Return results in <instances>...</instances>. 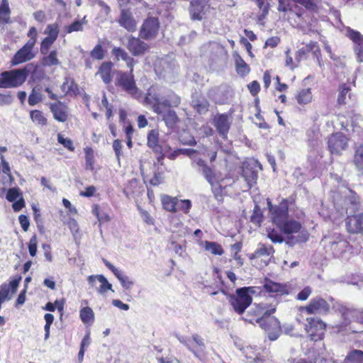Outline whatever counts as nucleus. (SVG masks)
<instances>
[{"mask_svg": "<svg viewBox=\"0 0 363 363\" xmlns=\"http://www.w3.org/2000/svg\"><path fill=\"white\" fill-rule=\"evenodd\" d=\"M275 311V308L267 310L266 304L264 303L256 306V315H262L256 319V322L264 330L270 340H276L281 333L279 320L275 317H270Z\"/></svg>", "mask_w": 363, "mask_h": 363, "instance_id": "nucleus-1", "label": "nucleus"}, {"mask_svg": "<svg viewBox=\"0 0 363 363\" xmlns=\"http://www.w3.org/2000/svg\"><path fill=\"white\" fill-rule=\"evenodd\" d=\"M334 205L337 208L345 209L347 214L357 211L360 201L359 196L352 189L348 188L339 189L333 194Z\"/></svg>", "mask_w": 363, "mask_h": 363, "instance_id": "nucleus-2", "label": "nucleus"}, {"mask_svg": "<svg viewBox=\"0 0 363 363\" xmlns=\"http://www.w3.org/2000/svg\"><path fill=\"white\" fill-rule=\"evenodd\" d=\"M31 65L23 69H13L1 73L0 77V88H12L21 86L26 79Z\"/></svg>", "mask_w": 363, "mask_h": 363, "instance_id": "nucleus-3", "label": "nucleus"}, {"mask_svg": "<svg viewBox=\"0 0 363 363\" xmlns=\"http://www.w3.org/2000/svg\"><path fill=\"white\" fill-rule=\"evenodd\" d=\"M145 101L152 106V110L156 113H163V108L177 107L181 103L180 97L174 92L169 93L164 99H160L156 94L152 95L149 93Z\"/></svg>", "mask_w": 363, "mask_h": 363, "instance_id": "nucleus-4", "label": "nucleus"}, {"mask_svg": "<svg viewBox=\"0 0 363 363\" xmlns=\"http://www.w3.org/2000/svg\"><path fill=\"white\" fill-rule=\"evenodd\" d=\"M250 292H253L252 288L243 287L236 290V294L229 298V303L234 311L238 314H242L245 309L251 304L252 297Z\"/></svg>", "mask_w": 363, "mask_h": 363, "instance_id": "nucleus-5", "label": "nucleus"}, {"mask_svg": "<svg viewBox=\"0 0 363 363\" xmlns=\"http://www.w3.org/2000/svg\"><path fill=\"white\" fill-rule=\"evenodd\" d=\"M307 323L305 330L313 341L322 340L326 330V324L320 318L315 317L306 318Z\"/></svg>", "mask_w": 363, "mask_h": 363, "instance_id": "nucleus-6", "label": "nucleus"}, {"mask_svg": "<svg viewBox=\"0 0 363 363\" xmlns=\"http://www.w3.org/2000/svg\"><path fill=\"white\" fill-rule=\"evenodd\" d=\"M323 242L324 243L326 252L337 257L346 252L350 247L348 242L340 235H335L332 238L325 237Z\"/></svg>", "mask_w": 363, "mask_h": 363, "instance_id": "nucleus-7", "label": "nucleus"}, {"mask_svg": "<svg viewBox=\"0 0 363 363\" xmlns=\"http://www.w3.org/2000/svg\"><path fill=\"white\" fill-rule=\"evenodd\" d=\"M330 304L320 296H316L311 299L308 304L298 308L301 313L306 312L308 314L325 315L330 311Z\"/></svg>", "mask_w": 363, "mask_h": 363, "instance_id": "nucleus-8", "label": "nucleus"}, {"mask_svg": "<svg viewBox=\"0 0 363 363\" xmlns=\"http://www.w3.org/2000/svg\"><path fill=\"white\" fill-rule=\"evenodd\" d=\"M35 43V38H30L13 56L11 60L12 65H17L33 59L35 57V53L33 52V49Z\"/></svg>", "mask_w": 363, "mask_h": 363, "instance_id": "nucleus-9", "label": "nucleus"}, {"mask_svg": "<svg viewBox=\"0 0 363 363\" xmlns=\"http://www.w3.org/2000/svg\"><path fill=\"white\" fill-rule=\"evenodd\" d=\"M267 204L271 213V218L274 224L279 227L288 218V203L283 201L279 206H272V202L268 199Z\"/></svg>", "mask_w": 363, "mask_h": 363, "instance_id": "nucleus-10", "label": "nucleus"}, {"mask_svg": "<svg viewBox=\"0 0 363 363\" xmlns=\"http://www.w3.org/2000/svg\"><path fill=\"white\" fill-rule=\"evenodd\" d=\"M118 85L133 97L140 96L139 89L136 86L134 77L131 69L128 72H119Z\"/></svg>", "mask_w": 363, "mask_h": 363, "instance_id": "nucleus-11", "label": "nucleus"}, {"mask_svg": "<svg viewBox=\"0 0 363 363\" xmlns=\"http://www.w3.org/2000/svg\"><path fill=\"white\" fill-rule=\"evenodd\" d=\"M160 23L157 18H147L143 23L140 30V37L145 40L156 38L159 33Z\"/></svg>", "mask_w": 363, "mask_h": 363, "instance_id": "nucleus-12", "label": "nucleus"}, {"mask_svg": "<svg viewBox=\"0 0 363 363\" xmlns=\"http://www.w3.org/2000/svg\"><path fill=\"white\" fill-rule=\"evenodd\" d=\"M209 9L206 0H191L189 9L191 20L201 21L205 18Z\"/></svg>", "mask_w": 363, "mask_h": 363, "instance_id": "nucleus-13", "label": "nucleus"}, {"mask_svg": "<svg viewBox=\"0 0 363 363\" xmlns=\"http://www.w3.org/2000/svg\"><path fill=\"white\" fill-rule=\"evenodd\" d=\"M346 35L353 42V50L359 62H363V35L350 28L346 30Z\"/></svg>", "mask_w": 363, "mask_h": 363, "instance_id": "nucleus-14", "label": "nucleus"}, {"mask_svg": "<svg viewBox=\"0 0 363 363\" xmlns=\"http://www.w3.org/2000/svg\"><path fill=\"white\" fill-rule=\"evenodd\" d=\"M328 145L332 154L340 155L347 146V138L343 133H336L329 138Z\"/></svg>", "mask_w": 363, "mask_h": 363, "instance_id": "nucleus-15", "label": "nucleus"}, {"mask_svg": "<svg viewBox=\"0 0 363 363\" xmlns=\"http://www.w3.org/2000/svg\"><path fill=\"white\" fill-rule=\"evenodd\" d=\"M127 49L134 56H142L148 50L149 46L147 43L141 40L139 38L129 36L127 43Z\"/></svg>", "mask_w": 363, "mask_h": 363, "instance_id": "nucleus-16", "label": "nucleus"}, {"mask_svg": "<svg viewBox=\"0 0 363 363\" xmlns=\"http://www.w3.org/2000/svg\"><path fill=\"white\" fill-rule=\"evenodd\" d=\"M118 24L129 32L136 30V21L128 9H122L117 19Z\"/></svg>", "mask_w": 363, "mask_h": 363, "instance_id": "nucleus-17", "label": "nucleus"}, {"mask_svg": "<svg viewBox=\"0 0 363 363\" xmlns=\"http://www.w3.org/2000/svg\"><path fill=\"white\" fill-rule=\"evenodd\" d=\"M347 230L350 233H361L363 232V213L354 215L348 214L346 219Z\"/></svg>", "mask_w": 363, "mask_h": 363, "instance_id": "nucleus-18", "label": "nucleus"}, {"mask_svg": "<svg viewBox=\"0 0 363 363\" xmlns=\"http://www.w3.org/2000/svg\"><path fill=\"white\" fill-rule=\"evenodd\" d=\"M338 311L345 320V325H347L352 320L363 323V310L353 309L344 306H341L338 308Z\"/></svg>", "mask_w": 363, "mask_h": 363, "instance_id": "nucleus-19", "label": "nucleus"}, {"mask_svg": "<svg viewBox=\"0 0 363 363\" xmlns=\"http://www.w3.org/2000/svg\"><path fill=\"white\" fill-rule=\"evenodd\" d=\"M103 262L104 264L113 273V274L120 281L123 289H130L132 288V286L134 284L133 281H132L128 276L124 275L121 270L117 269L108 260L103 259Z\"/></svg>", "mask_w": 363, "mask_h": 363, "instance_id": "nucleus-20", "label": "nucleus"}, {"mask_svg": "<svg viewBox=\"0 0 363 363\" xmlns=\"http://www.w3.org/2000/svg\"><path fill=\"white\" fill-rule=\"evenodd\" d=\"M21 280V277L18 276L11 281L9 284L4 283L1 284L0 287V301L4 303L6 300L11 299V297L9 296L10 290L12 294L16 293Z\"/></svg>", "mask_w": 363, "mask_h": 363, "instance_id": "nucleus-21", "label": "nucleus"}, {"mask_svg": "<svg viewBox=\"0 0 363 363\" xmlns=\"http://www.w3.org/2000/svg\"><path fill=\"white\" fill-rule=\"evenodd\" d=\"M257 162L244 164L242 167V177L245 178L247 186L251 188L256 183L257 172L255 169Z\"/></svg>", "mask_w": 363, "mask_h": 363, "instance_id": "nucleus-22", "label": "nucleus"}, {"mask_svg": "<svg viewBox=\"0 0 363 363\" xmlns=\"http://www.w3.org/2000/svg\"><path fill=\"white\" fill-rule=\"evenodd\" d=\"M50 109L54 118L60 122H65L68 118V108L66 105L58 101L50 105Z\"/></svg>", "mask_w": 363, "mask_h": 363, "instance_id": "nucleus-23", "label": "nucleus"}, {"mask_svg": "<svg viewBox=\"0 0 363 363\" xmlns=\"http://www.w3.org/2000/svg\"><path fill=\"white\" fill-rule=\"evenodd\" d=\"M214 125L220 135L223 138H226L230 125L228 116L225 114L216 116L214 118Z\"/></svg>", "mask_w": 363, "mask_h": 363, "instance_id": "nucleus-24", "label": "nucleus"}, {"mask_svg": "<svg viewBox=\"0 0 363 363\" xmlns=\"http://www.w3.org/2000/svg\"><path fill=\"white\" fill-rule=\"evenodd\" d=\"M274 252V250L272 246L271 245H267L264 244H259L258 245V247L255 251V252L250 257L251 259L254 258H259L261 257H268L267 259H264V265L267 266L269 263V261L270 260V257L272 256V255Z\"/></svg>", "mask_w": 363, "mask_h": 363, "instance_id": "nucleus-25", "label": "nucleus"}, {"mask_svg": "<svg viewBox=\"0 0 363 363\" xmlns=\"http://www.w3.org/2000/svg\"><path fill=\"white\" fill-rule=\"evenodd\" d=\"M112 67L113 64L111 62H104L101 65L96 73V75L100 76L106 84H109L112 81Z\"/></svg>", "mask_w": 363, "mask_h": 363, "instance_id": "nucleus-26", "label": "nucleus"}, {"mask_svg": "<svg viewBox=\"0 0 363 363\" xmlns=\"http://www.w3.org/2000/svg\"><path fill=\"white\" fill-rule=\"evenodd\" d=\"M286 235L298 233L301 228L300 223L289 218L278 227Z\"/></svg>", "mask_w": 363, "mask_h": 363, "instance_id": "nucleus-27", "label": "nucleus"}, {"mask_svg": "<svg viewBox=\"0 0 363 363\" xmlns=\"http://www.w3.org/2000/svg\"><path fill=\"white\" fill-rule=\"evenodd\" d=\"M112 53L114 55L117 61H119L120 60H123L125 62L127 67L131 69V72H133L135 60L123 49L121 48H114L112 50Z\"/></svg>", "mask_w": 363, "mask_h": 363, "instance_id": "nucleus-28", "label": "nucleus"}, {"mask_svg": "<svg viewBox=\"0 0 363 363\" xmlns=\"http://www.w3.org/2000/svg\"><path fill=\"white\" fill-rule=\"evenodd\" d=\"M289 11L294 13L298 18V26L301 27L306 25L308 26H312V19H306V14L308 11L306 9H303L298 6V5H296L294 8L290 9Z\"/></svg>", "mask_w": 363, "mask_h": 363, "instance_id": "nucleus-29", "label": "nucleus"}, {"mask_svg": "<svg viewBox=\"0 0 363 363\" xmlns=\"http://www.w3.org/2000/svg\"><path fill=\"white\" fill-rule=\"evenodd\" d=\"M211 186H214L216 182H220L223 178L220 173L216 172L210 167H204L203 171L201 172Z\"/></svg>", "mask_w": 363, "mask_h": 363, "instance_id": "nucleus-30", "label": "nucleus"}, {"mask_svg": "<svg viewBox=\"0 0 363 363\" xmlns=\"http://www.w3.org/2000/svg\"><path fill=\"white\" fill-rule=\"evenodd\" d=\"M147 145L155 152H161L162 147L159 145V131L157 130H151L147 135Z\"/></svg>", "mask_w": 363, "mask_h": 363, "instance_id": "nucleus-31", "label": "nucleus"}, {"mask_svg": "<svg viewBox=\"0 0 363 363\" xmlns=\"http://www.w3.org/2000/svg\"><path fill=\"white\" fill-rule=\"evenodd\" d=\"M191 105L201 114L207 112L209 106L208 101L201 96H194Z\"/></svg>", "mask_w": 363, "mask_h": 363, "instance_id": "nucleus-32", "label": "nucleus"}, {"mask_svg": "<svg viewBox=\"0 0 363 363\" xmlns=\"http://www.w3.org/2000/svg\"><path fill=\"white\" fill-rule=\"evenodd\" d=\"M237 73L241 76H245L250 72L249 65L238 53L233 54Z\"/></svg>", "mask_w": 363, "mask_h": 363, "instance_id": "nucleus-33", "label": "nucleus"}, {"mask_svg": "<svg viewBox=\"0 0 363 363\" xmlns=\"http://www.w3.org/2000/svg\"><path fill=\"white\" fill-rule=\"evenodd\" d=\"M58 52L56 50H52L50 53L44 55L41 63L44 67H52L60 65V62L57 57Z\"/></svg>", "mask_w": 363, "mask_h": 363, "instance_id": "nucleus-34", "label": "nucleus"}, {"mask_svg": "<svg viewBox=\"0 0 363 363\" xmlns=\"http://www.w3.org/2000/svg\"><path fill=\"white\" fill-rule=\"evenodd\" d=\"M264 288L267 291L270 293H279L281 294H288L286 286L272 281H267L264 285Z\"/></svg>", "mask_w": 363, "mask_h": 363, "instance_id": "nucleus-35", "label": "nucleus"}, {"mask_svg": "<svg viewBox=\"0 0 363 363\" xmlns=\"http://www.w3.org/2000/svg\"><path fill=\"white\" fill-rule=\"evenodd\" d=\"M163 113L157 114L162 116V119L164 121L167 125H174L178 120L176 112L172 109H169V108H163Z\"/></svg>", "mask_w": 363, "mask_h": 363, "instance_id": "nucleus-36", "label": "nucleus"}, {"mask_svg": "<svg viewBox=\"0 0 363 363\" xmlns=\"http://www.w3.org/2000/svg\"><path fill=\"white\" fill-rule=\"evenodd\" d=\"M313 95L311 89H303L299 91L296 95L297 102L301 105L308 104L311 102Z\"/></svg>", "mask_w": 363, "mask_h": 363, "instance_id": "nucleus-37", "label": "nucleus"}, {"mask_svg": "<svg viewBox=\"0 0 363 363\" xmlns=\"http://www.w3.org/2000/svg\"><path fill=\"white\" fill-rule=\"evenodd\" d=\"M177 339L197 358H200L199 353L202 352V351H199V349L197 347V345L193 343V341H191L190 338L177 336Z\"/></svg>", "mask_w": 363, "mask_h": 363, "instance_id": "nucleus-38", "label": "nucleus"}, {"mask_svg": "<svg viewBox=\"0 0 363 363\" xmlns=\"http://www.w3.org/2000/svg\"><path fill=\"white\" fill-rule=\"evenodd\" d=\"M163 208L169 212H176L178 199L169 196H164L162 198Z\"/></svg>", "mask_w": 363, "mask_h": 363, "instance_id": "nucleus-39", "label": "nucleus"}, {"mask_svg": "<svg viewBox=\"0 0 363 363\" xmlns=\"http://www.w3.org/2000/svg\"><path fill=\"white\" fill-rule=\"evenodd\" d=\"M88 21L86 20V16H84L82 19L75 20L72 23L67 26L65 28V30L67 33L82 31L84 30V26L86 25Z\"/></svg>", "mask_w": 363, "mask_h": 363, "instance_id": "nucleus-40", "label": "nucleus"}, {"mask_svg": "<svg viewBox=\"0 0 363 363\" xmlns=\"http://www.w3.org/2000/svg\"><path fill=\"white\" fill-rule=\"evenodd\" d=\"M11 11L8 0H2L0 5V21L4 23L9 22Z\"/></svg>", "mask_w": 363, "mask_h": 363, "instance_id": "nucleus-41", "label": "nucleus"}, {"mask_svg": "<svg viewBox=\"0 0 363 363\" xmlns=\"http://www.w3.org/2000/svg\"><path fill=\"white\" fill-rule=\"evenodd\" d=\"M61 90L64 94L69 93L76 94L78 90V87L72 79L65 78V82L61 86Z\"/></svg>", "mask_w": 363, "mask_h": 363, "instance_id": "nucleus-42", "label": "nucleus"}, {"mask_svg": "<svg viewBox=\"0 0 363 363\" xmlns=\"http://www.w3.org/2000/svg\"><path fill=\"white\" fill-rule=\"evenodd\" d=\"M363 352L361 350H353L345 359L342 363H362Z\"/></svg>", "mask_w": 363, "mask_h": 363, "instance_id": "nucleus-43", "label": "nucleus"}, {"mask_svg": "<svg viewBox=\"0 0 363 363\" xmlns=\"http://www.w3.org/2000/svg\"><path fill=\"white\" fill-rule=\"evenodd\" d=\"M205 250L215 255H221L224 251L220 245L215 242H205Z\"/></svg>", "mask_w": 363, "mask_h": 363, "instance_id": "nucleus-44", "label": "nucleus"}, {"mask_svg": "<svg viewBox=\"0 0 363 363\" xmlns=\"http://www.w3.org/2000/svg\"><path fill=\"white\" fill-rule=\"evenodd\" d=\"M80 318L84 323H92L94 319V313L89 307H84L80 311Z\"/></svg>", "mask_w": 363, "mask_h": 363, "instance_id": "nucleus-45", "label": "nucleus"}, {"mask_svg": "<svg viewBox=\"0 0 363 363\" xmlns=\"http://www.w3.org/2000/svg\"><path fill=\"white\" fill-rule=\"evenodd\" d=\"M30 118L34 123L39 125H45L47 123V120L43 115V113L38 110L31 111L30 113Z\"/></svg>", "mask_w": 363, "mask_h": 363, "instance_id": "nucleus-46", "label": "nucleus"}, {"mask_svg": "<svg viewBox=\"0 0 363 363\" xmlns=\"http://www.w3.org/2000/svg\"><path fill=\"white\" fill-rule=\"evenodd\" d=\"M44 34L57 40L59 34V26L57 23L48 24L44 31Z\"/></svg>", "mask_w": 363, "mask_h": 363, "instance_id": "nucleus-47", "label": "nucleus"}, {"mask_svg": "<svg viewBox=\"0 0 363 363\" xmlns=\"http://www.w3.org/2000/svg\"><path fill=\"white\" fill-rule=\"evenodd\" d=\"M243 354L247 360L258 363L259 360L258 353L255 351L253 347H246L243 349Z\"/></svg>", "mask_w": 363, "mask_h": 363, "instance_id": "nucleus-48", "label": "nucleus"}, {"mask_svg": "<svg viewBox=\"0 0 363 363\" xmlns=\"http://www.w3.org/2000/svg\"><path fill=\"white\" fill-rule=\"evenodd\" d=\"M55 39L52 38L50 37L47 36L46 38H45L40 44V53L43 55H47L51 45L55 43Z\"/></svg>", "mask_w": 363, "mask_h": 363, "instance_id": "nucleus-49", "label": "nucleus"}, {"mask_svg": "<svg viewBox=\"0 0 363 363\" xmlns=\"http://www.w3.org/2000/svg\"><path fill=\"white\" fill-rule=\"evenodd\" d=\"M42 100V95L40 89L36 87L33 88L32 92L28 96V104L30 106H35Z\"/></svg>", "mask_w": 363, "mask_h": 363, "instance_id": "nucleus-50", "label": "nucleus"}, {"mask_svg": "<svg viewBox=\"0 0 363 363\" xmlns=\"http://www.w3.org/2000/svg\"><path fill=\"white\" fill-rule=\"evenodd\" d=\"M97 280L101 284L100 288L98 289L100 294H104L107 290H112V285L108 283L104 275H97Z\"/></svg>", "mask_w": 363, "mask_h": 363, "instance_id": "nucleus-51", "label": "nucleus"}, {"mask_svg": "<svg viewBox=\"0 0 363 363\" xmlns=\"http://www.w3.org/2000/svg\"><path fill=\"white\" fill-rule=\"evenodd\" d=\"M354 162L357 169H361L363 168V145L359 146L354 155Z\"/></svg>", "mask_w": 363, "mask_h": 363, "instance_id": "nucleus-52", "label": "nucleus"}, {"mask_svg": "<svg viewBox=\"0 0 363 363\" xmlns=\"http://www.w3.org/2000/svg\"><path fill=\"white\" fill-rule=\"evenodd\" d=\"M307 52H313V53L317 57L318 65L320 67H321V62L319 59L318 55H320V49L318 45V43L316 42H310L308 44L306 45V48Z\"/></svg>", "mask_w": 363, "mask_h": 363, "instance_id": "nucleus-53", "label": "nucleus"}, {"mask_svg": "<svg viewBox=\"0 0 363 363\" xmlns=\"http://www.w3.org/2000/svg\"><path fill=\"white\" fill-rule=\"evenodd\" d=\"M90 55L96 60H102L104 57V53L102 46L100 44L96 45L91 51Z\"/></svg>", "mask_w": 363, "mask_h": 363, "instance_id": "nucleus-54", "label": "nucleus"}, {"mask_svg": "<svg viewBox=\"0 0 363 363\" xmlns=\"http://www.w3.org/2000/svg\"><path fill=\"white\" fill-rule=\"evenodd\" d=\"M57 141L59 143L65 147L67 148L70 151H74V147L72 140L69 138H64L60 133L57 135Z\"/></svg>", "mask_w": 363, "mask_h": 363, "instance_id": "nucleus-55", "label": "nucleus"}, {"mask_svg": "<svg viewBox=\"0 0 363 363\" xmlns=\"http://www.w3.org/2000/svg\"><path fill=\"white\" fill-rule=\"evenodd\" d=\"M37 245H38V239L35 235H33L30 239L28 244V251L30 255L32 257H34L37 252Z\"/></svg>", "mask_w": 363, "mask_h": 363, "instance_id": "nucleus-56", "label": "nucleus"}, {"mask_svg": "<svg viewBox=\"0 0 363 363\" xmlns=\"http://www.w3.org/2000/svg\"><path fill=\"white\" fill-rule=\"evenodd\" d=\"M20 193L19 190L16 188H11L9 189L7 194H6V199L9 201L13 202L17 200V199L19 197Z\"/></svg>", "mask_w": 363, "mask_h": 363, "instance_id": "nucleus-57", "label": "nucleus"}, {"mask_svg": "<svg viewBox=\"0 0 363 363\" xmlns=\"http://www.w3.org/2000/svg\"><path fill=\"white\" fill-rule=\"evenodd\" d=\"M96 4L101 8L100 12L104 16H107L111 13V8L102 0H96Z\"/></svg>", "mask_w": 363, "mask_h": 363, "instance_id": "nucleus-58", "label": "nucleus"}, {"mask_svg": "<svg viewBox=\"0 0 363 363\" xmlns=\"http://www.w3.org/2000/svg\"><path fill=\"white\" fill-rule=\"evenodd\" d=\"M191 340L193 341V343L197 345V347L199 349V351H203L205 348V343L200 335H199L198 334H194L191 337Z\"/></svg>", "mask_w": 363, "mask_h": 363, "instance_id": "nucleus-59", "label": "nucleus"}, {"mask_svg": "<svg viewBox=\"0 0 363 363\" xmlns=\"http://www.w3.org/2000/svg\"><path fill=\"white\" fill-rule=\"evenodd\" d=\"M312 293V289L310 286L305 287L297 294V299L300 301H306Z\"/></svg>", "mask_w": 363, "mask_h": 363, "instance_id": "nucleus-60", "label": "nucleus"}, {"mask_svg": "<svg viewBox=\"0 0 363 363\" xmlns=\"http://www.w3.org/2000/svg\"><path fill=\"white\" fill-rule=\"evenodd\" d=\"M86 169H92L94 163V157L91 149L86 150Z\"/></svg>", "mask_w": 363, "mask_h": 363, "instance_id": "nucleus-61", "label": "nucleus"}, {"mask_svg": "<svg viewBox=\"0 0 363 363\" xmlns=\"http://www.w3.org/2000/svg\"><path fill=\"white\" fill-rule=\"evenodd\" d=\"M191 207V202L190 200H181L178 201L177 208L182 210L184 213H187Z\"/></svg>", "mask_w": 363, "mask_h": 363, "instance_id": "nucleus-62", "label": "nucleus"}, {"mask_svg": "<svg viewBox=\"0 0 363 363\" xmlns=\"http://www.w3.org/2000/svg\"><path fill=\"white\" fill-rule=\"evenodd\" d=\"M13 98L9 93L0 94V106L9 105L12 103Z\"/></svg>", "mask_w": 363, "mask_h": 363, "instance_id": "nucleus-63", "label": "nucleus"}, {"mask_svg": "<svg viewBox=\"0 0 363 363\" xmlns=\"http://www.w3.org/2000/svg\"><path fill=\"white\" fill-rule=\"evenodd\" d=\"M350 89L345 85H342L340 88V92L337 99V101L340 104H345L346 94L349 92Z\"/></svg>", "mask_w": 363, "mask_h": 363, "instance_id": "nucleus-64", "label": "nucleus"}]
</instances>
